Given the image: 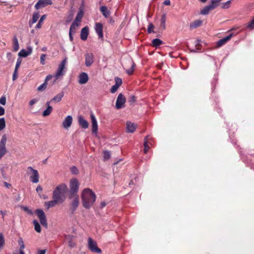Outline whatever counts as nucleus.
I'll use <instances>...</instances> for the list:
<instances>
[{
    "instance_id": "1",
    "label": "nucleus",
    "mask_w": 254,
    "mask_h": 254,
    "mask_svg": "<svg viewBox=\"0 0 254 254\" xmlns=\"http://www.w3.org/2000/svg\"><path fill=\"white\" fill-rule=\"evenodd\" d=\"M83 206L86 209H89L93 205L96 200L95 193L90 189H84L81 195Z\"/></svg>"
},
{
    "instance_id": "2",
    "label": "nucleus",
    "mask_w": 254,
    "mask_h": 254,
    "mask_svg": "<svg viewBox=\"0 0 254 254\" xmlns=\"http://www.w3.org/2000/svg\"><path fill=\"white\" fill-rule=\"evenodd\" d=\"M67 190V186L65 184L58 185L53 190V199H56L63 202L64 201V195Z\"/></svg>"
},
{
    "instance_id": "3",
    "label": "nucleus",
    "mask_w": 254,
    "mask_h": 254,
    "mask_svg": "<svg viewBox=\"0 0 254 254\" xmlns=\"http://www.w3.org/2000/svg\"><path fill=\"white\" fill-rule=\"evenodd\" d=\"M27 174L30 175V180L33 183H37L39 181V174L37 170L33 169L32 167L27 168Z\"/></svg>"
},
{
    "instance_id": "4",
    "label": "nucleus",
    "mask_w": 254,
    "mask_h": 254,
    "mask_svg": "<svg viewBox=\"0 0 254 254\" xmlns=\"http://www.w3.org/2000/svg\"><path fill=\"white\" fill-rule=\"evenodd\" d=\"M88 248L92 253L100 254L101 250L97 247V243L91 238L88 239Z\"/></svg>"
},
{
    "instance_id": "5",
    "label": "nucleus",
    "mask_w": 254,
    "mask_h": 254,
    "mask_svg": "<svg viewBox=\"0 0 254 254\" xmlns=\"http://www.w3.org/2000/svg\"><path fill=\"white\" fill-rule=\"evenodd\" d=\"M67 63V58H65L63 60L62 62L60 64L57 71H56L55 77L56 80L58 79L60 76H63L64 74V69L65 67V65Z\"/></svg>"
},
{
    "instance_id": "6",
    "label": "nucleus",
    "mask_w": 254,
    "mask_h": 254,
    "mask_svg": "<svg viewBox=\"0 0 254 254\" xmlns=\"http://www.w3.org/2000/svg\"><path fill=\"white\" fill-rule=\"evenodd\" d=\"M35 213L39 219L41 224L47 228L48 227V223L45 214L43 210L42 209H37Z\"/></svg>"
},
{
    "instance_id": "7",
    "label": "nucleus",
    "mask_w": 254,
    "mask_h": 254,
    "mask_svg": "<svg viewBox=\"0 0 254 254\" xmlns=\"http://www.w3.org/2000/svg\"><path fill=\"white\" fill-rule=\"evenodd\" d=\"M124 66V68L126 69V72L128 75H131L133 73L135 67V64L132 59H128L127 60L126 63Z\"/></svg>"
},
{
    "instance_id": "8",
    "label": "nucleus",
    "mask_w": 254,
    "mask_h": 254,
    "mask_svg": "<svg viewBox=\"0 0 254 254\" xmlns=\"http://www.w3.org/2000/svg\"><path fill=\"white\" fill-rule=\"evenodd\" d=\"M79 184L77 179L73 178L70 180L69 182V187L71 194H74L76 193L79 189Z\"/></svg>"
},
{
    "instance_id": "9",
    "label": "nucleus",
    "mask_w": 254,
    "mask_h": 254,
    "mask_svg": "<svg viewBox=\"0 0 254 254\" xmlns=\"http://www.w3.org/2000/svg\"><path fill=\"white\" fill-rule=\"evenodd\" d=\"M70 198L72 199L70 203V209L72 212H74L79 205V197L77 194H71Z\"/></svg>"
},
{
    "instance_id": "10",
    "label": "nucleus",
    "mask_w": 254,
    "mask_h": 254,
    "mask_svg": "<svg viewBox=\"0 0 254 254\" xmlns=\"http://www.w3.org/2000/svg\"><path fill=\"white\" fill-rule=\"evenodd\" d=\"M126 101V99L125 97L122 94H120L117 97L116 103V108L119 109L124 107Z\"/></svg>"
},
{
    "instance_id": "11",
    "label": "nucleus",
    "mask_w": 254,
    "mask_h": 254,
    "mask_svg": "<svg viewBox=\"0 0 254 254\" xmlns=\"http://www.w3.org/2000/svg\"><path fill=\"white\" fill-rule=\"evenodd\" d=\"M52 3L53 2L51 0H39L35 4V7L36 9H39L48 5H51Z\"/></svg>"
},
{
    "instance_id": "12",
    "label": "nucleus",
    "mask_w": 254,
    "mask_h": 254,
    "mask_svg": "<svg viewBox=\"0 0 254 254\" xmlns=\"http://www.w3.org/2000/svg\"><path fill=\"white\" fill-rule=\"evenodd\" d=\"M72 121L73 119L71 116L68 115L66 116L63 122V127L65 129L68 128L71 126Z\"/></svg>"
},
{
    "instance_id": "13",
    "label": "nucleus",
    "mask_w": 254,
    "mask_h": 254,
    "mask_svg": "<svg viewBox=\"0 0 254 254\" xmlns=\"http://www.w3.org/2000/svg\"><path fill=\"white\" fill-rule=\"evenodd\" d=\"M85 64L87 66H90L94 62V55L91 53H88L85 55Z\"/></svg>"
},
{
    "instance_id": "14",
    "label": "nucleus",
    "mask_w": 254,
    "mask_h": 254,
    "mask_svg": "<svg viewBox=\"0 0 254 254\" xmlns=\"http://www.w3.org/2000/svg\"><path fill=\"white\" fill-rule=\"evenodd\" d=\"M32 48L31 47H28L26 49H22L18 53L20 57L25 58L31 54Z\"/></svg>"
},
{
    "instance_id": "15",
    "label": "nucleus",
    "mask_w": 254,
    "mask_h": 254,
    "mask_svg": "<svg viewBox=\"0 0 254 254\" xmlns=\"http://www.w3.org/2000/svg\"><path fill=\"white\" fill-rule=\"evenodd\" d=\"M91 123H92V130L93 133H96L98 130V124L95 116L92 113L90 115Z\"/></svg>"
},
{
    "instance_id": "16",
    "label": "nucleus",
    "mask_w": 254,
    "mask_h": 254,
    "mask_svg": "<svg viewBox=\"0 0 254 254\" xmlns=\"http://www.w3.org/2000/svg\"><path fill=\"white\" fill-rule=\"evenodd\" d=\"M103 26L102 23H97L96 24L95 29L99 38L103 37Z\"/></svg>"
},
{
    "instance_id": "17",
    "label": "nucleus",
    "mask_w": 254,
    "mask_h": 254,
    "mask_svg": "<svg viewBox=\"0 0 254 254\" xmlns=\"http://www.w3.org/2000/svg\"><path fill=\"white\" fill-rule=\"evenodd\" d=\"M78 124L82 128L84 129L87 128L89 127V124L88 122L84 119V118L80 116L78 118Z\"/></svg>"
},
{
    "instance_id": "18",
    "label": "nucleus",
    "mask_w": 254,
    "mask_h": 254,
    "mask_svg": "<svg viewBox=\"0 0 254 254\" xmlns=\"http://www.w3.org/2000/svg\"><path fill=\"white\" fill-rule=\"evenodd\" d=\"M88 76L85 72H82L79 75V83L81 84H84L87 82L88 80Z\"/></svg>"
},
{
    "instance_id": "19",
    "label": "nucleus",
    "mask_w": 254,
    "mask_h": 254,
    "mask_svg": "<svg viewBox=\"0 0 254 254\" xmlns=\"http://www.w3.org/2000/svg\"><path fill=\"white\" fill-rule=\"evenodd\" d=\"M89 34V28L87 26H85L81 29L80 33V38L85 41L87 40L88 35Z\"/></svg>"
},
{
    "instance_id": "20",
    "label": "nucleus",
    "mask_w": 254,
    "mask_h": 254,
    "mask_svg": "<svg viewBox=\"0 0 254 254\" xmlns=\"http://www.w3.org/2000/svg\"><path fill=\"white\" fill-rule=\"evenodd\" d=\"M136 125L130 122L127 123V131L129 133L133 132L136 128Z\"/></svg>"
},
{
    "instance_id": "21",
    "label": "nucleus",
    "mask_w": 254,
    "mask_h": 254,
    "mask_svg": "<svg viewBox=\"0 0 254 254\" xmlns=\"http://www.w3.org/2000/svg\"><path fill=\"white\" fill-rule=\"evenodd\" d=\"M216 7V4H212V3L210 5H207L205 7H204L201 10V14L203 15L207 14L209 12L215 8Z\"/></svg>"
},
{
    "instance_id": "22",
    "label": "nucleus",
    "mask_w": 254,
    "mask_h": 254,
    "mask_svg": "<svg viewBox=\"0 0 254 254\" xmlns=\"http://www.w3.org/2000/svg\"><path fill=\"white\" fill-rule=\"evenodd\" d=\"M233 35L232 34H229L228 36L219 40L217 43V47H221L222 45H224L227 42L231 39Z\"/></svg>"
},
{
    "instance_id": "23",
    "label": "nucleus",
    "mask_w": 254,
    "mask_h": 254,
    "mask_svg": "<svg viewBox=\"0 0 254 254\" xmlns=\"http://www.w3.org/2000/svg\"><path fill=\"white\" fill-rule=\"evenodd\" d=\"M58 203H62L60 201L56 199H53V200L47 201L45 202V206L47 209L55 206Z\"/></svg>"
},
{
    "instance_id": "24",
    "label": "nucleus",
    "mask_w": 254,
    "mask_h": 254,
    "mask_svg": "<svg viewBox=\"0 0 254 254\" xmlns=\"http://www.w3.org/2000/svg\"><path fill=\"white\" fill-rule=\"evenodd\" d=\"M64 96V92L62 91L58 94L56 96H55L54 98H53L49 102H50V103L52 102H59L61 101Z\"/></svg>"
},
{
    "instance_id": "25",
    "label": "nucleus",
    "mask_w": 254,
    "mask_h": 254,
    "mask_svg": "<svg viewBox=\"0 0 254 254\" xmlns=\"http://www.w3.org/2000/svg\"><path fill=\"white\" fill-rule=\"evenodd\" d=\"M50 102H47L46 103V105L47 106V108L43 112L42 115L44 117H46L49 116L53 111V108L50 106Z\"/></svg>"
},
{
    "instance_id": "26",
    "label": "nucleus",
    "mask_w": 254,
    "mask_h": 254,
    "mask_svg": "<svg viewBox=\"0 0 254 254\" xmlns=\"http://www.w3.org/2000/svg\"><path fill=\"white\" fill-rule=\"evenodd\" d=\"M39 18V12H35L32 15V19L29 22L30 27H31L32 24L36 23Z\"/></svg>"
},
{
    "instance_id": "27",
    "label": "nucleus",
    "mask_w": 254,
    "mask_h": 254,
    "mask_svg": "<svg viewBox=\"0 0 254 254\" xmlns=\"http://www.w3.org/2000/svg\"><path fill=\"white\" fill-rule=\"evenodd\" d=\"M100 11L106 18H108L111 14V12L108 10L107 7L105 6H102L100 7Z\"/></svg>"
},
{
    "instance_id": "28",
    "label": "nucleus",
    "mask_w": 254,
    "mask_h": 254,
    "mask_svg": "<svg viewBox=\"0 0 254 254\" xmlns=\"http://www.w3.org/2000/svg\"><path fill=\"white\" fill-rule=\"evenodd\" d=\"M79 26V23L76 22V21H73L70 26L69 31L72 32L73 33H75Z\"/></svg>"
},
{
    "instance_id": "29",
    "label": "nucleus",
    "mask_w": 254,
    "mask_h": 254,
    "mask_svg": "<svg viewBox=\"0 0 254 254\" xmlns=\"http://www.w3.org/2000/svg\"><path fill=\"white\" fill-rule=\"evenodd\" d=\"M202 21L200 20H197L190 24V28L193 29L201 25Z\"/></svg>"
},
{
    "instance_id": "30",
    "label": "nucleus",
    "mask_w": 254,
    "mask_h": 254,
    "mask_svg": "<svg viewBox=\"0 0 254 254\" xmlns=\"http://www.w3.org/2000/svg\"><path fill=\"white\" fill-rule=\"evenodd\" d=\"M13 51L15 52L19 50V46L18 40L16 37L13 38Z\"/></svg>"
},
{
    "instance_id": "31",
    "label": "nucleus",
    "mask_w": 254,
    "mask_h": 254,
    "mask_svg": "<svg viewBox=\"0 0 254 254\" xmlns=\"http://www.w3.org/2000/svg\"><path fill=\"white\" fill-rule=\"evenodd\" d=\"M152 45L157 47L163 44V41L159 39H153L152 41Z\"/></svg>"
},
{
    "instance_id": "32",
    "label": "nucleus",
    "mask_w": 254,
    "mask_h": 254,
    "mask_svg": "<svg viewBox=\"0 0 254 254\" xmlns=\"http://www.w3.org/2000/svg\"><path fill=\"white\" fill-rule=\"evenodd\" d=\"M33 223L34 225V229L35 231L38 233H40L41 231V226L38 222L37 220H34Z\"/></svg>"
},
{
    "instance_id": "33",
    "label": "nucleus",
    "mask_w": 254,
    "mask_h": 254,
    "mask_svg": "<svg viewBox=\"0 0 254 254\" xmlns=\"http://www.w3.org/2000/svg\"><path fill=\"white\" fill-rule=\"evenodd\" d=\"M7 140V136L6 134H3L0 141V146H2L3 147H6L5 145Z\"/></svg>"
},
{
    "instance_id": "34",
    "label": "nucleus",
    "mask_w": 254,
    "mask_h": 254,
    "mask_svg": "<svg viewBox=\"0 0 254 254\" xmlns=\"http://www.w3.org/2000/svg\"><path fill=\"white\" fill-rule=\"evenodd\" d=\"M148 136L146 137L144 139V152L145 153H146L149 149L150 148V147L148 144Z\"/></svg>"
},
{
    "instance_id": "35",
    "label": "nucleus",
    "mask_w": 254,
    "mask_h": 254,
    "mask_svg": "<svg viewBox=\"0 0 254 254\" xmlns=\"http://www.w3.org/2000/svg\"><path fill=\"white\" fill-rule=\"evenodd\" d=\"M161 25L160 27L163 29L164 30L166 28L165 23H166V16L165 14H163L161 16Z\"/></svg>"
},
{
    "instance_id": "36",
    "label": "nucleus",
    "mask_w": 254,
    "mask_h": 254,
    "mask_svg": "<svg viewBox=\"0 0 254 254\" xmlns=\"http://www.w3.org/2000/svg\"><path fill=\"white\" fill-rule=\"evenodd\" d=\"M83 15V13L82 11H79L76 16L75 19H74V21H76V22L79 23L81 21Z\"/></svg>"
},
{
    "instance_id": "37",
    "label": "nucleus",
    "mask_w": 254,
    "mask_h": 254,
    "mask_svg": "<svg viewBox=\"0 0 254 254\" xmlns=\"http://www.w3.org/2000/svg\"><path fill=\"white\" fill-rule=\"evenodd\" d=\"M46 17V15H43L41 17L40 20L39 21L38 24L36 25V28H41L42 25L43 23V21L45 19Z\"/></svg>"
},
{
    "instance_id": "38",
    "label": "nucleus",
    "mask_w": 254,
    "mask_h": 254,
    "mask_svg": "<svg viewBox=\"0 0 254 254\" xmlns=\"http://www.w3.org/2000/svg\"><path fill=\"white\" fill-rule=\"evenodd\" d=\"M5 127V121L3 118H0V131L3 130Z\"/></svg>"
},
{
    "instance_id": "39",
    "label": "nucleus",
    "mask_w": 254,
    "mask_h": 254,
    "mask_svg": "<svg viewBox=\"0 0 254 254\" xmlns=\"http://www.w3.org/2000/svg\"><path fill=\"white\" fill-rule=\"evenodd\" d=\"M6 153V147L0 146V159L2 158L3 156L5 155Z\"/></svg>"
},
{
    "instance_id": "40",
    "label": "nucleus",
    "mask_w": 254,
    "mask_h": 254,
    "mask_svg": "<svg viewBox=\"0 0 254 254\" xmlns=\"http://www.w3.org/2000/svg\"><path fill=\"white\" fill-rule=\"evenodd\" d=\"M247 28L251 30L254 29V18L248 23Z\"/></svg>"
},
{
    "instance_id": "41",
    "label": "nucleus",
    "mask_w": 254,
    "mask_h": 254,
    "mask_svg": "<svg viewBox=\"0 0 254 254\" xmlns=\"http://www.w3.org/2000/svg\"><path fill=\"white\" fill-rule=\"evenodd\" d=\"M47 83H46V82H44L43 84H42L40 86H39L37 90L39 91H44L47 87Z\"/></svg>"
},
{
    "instance_id": "42",
    "label": "nucleus",
    "mask_w": 254,
    "mask_h": 254,
    "mask_svg": "<svg viewBox=\"0 0 254 254\" xmlns=\"http://www.w3.org/2000/svg\"><path fill=\"white\" fill-rule=\"evenodd\" d=\"M154 28V26L152 23H149L147 28V32L149 33H151L152 32L154 33L153 29Z\"/></svg>"
},
{
    "instance_id": "43",
    "label": "nucleus",
    "mask_w": 254,
    "mask_h": 254,
    "mask_svg": "<svg viewBox=\"0 0 254 254\" xmlns=\"http://www.w3.org/2000/svg\"><path fill=\"white\" fill-rule=\"evenodd\" d=\"M71 172L73 175H77L78 174V170L77 168L75 166H72L70 169Z\"/></svg>"
},
{
    "instance_id": "44",
    "label": "nucleus",
    "mask_w": 254,
    "mask_h": 254,
    "mask_svg": "<svg viewBox=\"0 0 254 254\" xmlns=\"http://www.w3.org/2000/svg\"><path fill=\"white\" fill-rule=\"evenodd\" d=\"M103 157L105 160H108L110 158V153L109 151H105L103 152Z\"/></svg>"
},
{
    "instance_id": "45",
    "label": "nucleus",
    "mask_w": 254,
    "mask_h": 254,
    "mask_svg": "<svg viewBox=\"0 0 254 254\" xmlns=\"http://www.w3.org/2000/svg\"><path fill=\"white\" fill-rule=\"evenodd\" d=\"M231 2L232 0H228L227 2L223 3L222 4V7L223 8H228L230 7Z\"/></svg>"
},
{
    "instance_id": "46",
    "label": "nucleus",
    "mask_w": 254,
    "mask_h": 254,
    "mask_svg": "<svg viewBox=\"0 0 254 254\" xmlns=\"http://www.w3.org/2000/svg\"><path fill=\"white\" fill-rule=\"evenodd\" d=\"M115 82H116V83L115 85H116V86H118V87H120L122 83V79L118 78V77H116L115 78Z\"/></svg>"
},
{
    "instance_id": "47",
    "label": "nucleus",
    "mask_w": 254,
    "mask_h": 254,
    "mask_svg": "<svg viewBox=\"0 0 254 254\" xmlns=\"http://www.w3.org/2000/svg\"><path fill=\"white\" fill-rule=\"evenodd\" d=\"M22 60L20 59H18L16 62L15 69V70H18V68L20 66Z\"/></svg>"
},
{
    "instance_id": "48",
    "label": "nucleus",
    "mask_w": 254,
    "mask_h": 254,
    "mask_svg": "<svg viewBox=\"0 0 254 254\" xmlns=\"http://www.w3.org/2000/svg\"><path fill=\"white\" fill-rule=\"evenodd\" d=\"M46 57V55L45 54H42V55H41V56L40 57V62L42 64H45V61Z\"/></svg>"
},
{
    "instance_id": "49",
    "label": "nucleus",
    "mask_w": 254,
    "mask_h": 254,
    "mask_svg": "<svg viewBox=\"0 0 254 254\" xmlns=\"http://www.w3.org/2000/svg\"><path fill=\"white\" fill-rule=\"evenodd\" d=\"M38 99H36V98H35V99H32L29 103V105L30 107H32L34 104H35V103H36L38 101Z\"/></svg>"
},
{
    "instance_id": "50",
    "label": "nucleus",
    "mask_w": 254,
    "mask_h": 254,
    "mask_svg": "<svg viewBox=\"0 0 254 254\" xmlns=\"http://www.w3.org/2000/svg\"><path fill=\"white\" fill-rule=\"evenodd\" d=\"M119 87L116 86V85H113L111 89V92L112 93H115Z\"/></svg>"
},
{
    "instance_id": "51",
    "label": "nucleus",
    "mask_w": 254,
    "mask_h": 254,
    "mask_svg": "<svg viewBox=\"0 0 254 254\" xmlns=\"http://www.w3.org/2000/svg\"><path fill=\"white\" fill-rule=\"evenodd\" d=\"M23 209L27 213L32 214L33 212L31 210L29 209L27 207H23Z\"/></svg>"
},
{
    "instance_id": "52",
    "label": "nucleus",
    "mask_w": 254,
    "mask_h": 254,
    "mask_svg": "<svg viewBox=\"0 0 254 254\" xmlns=\"http://www.w3.org/2000/svg\"><path fill=\"white\" fill-rule=\"evenodd\" d=\"M0 103L2 105H5L6 104V98L5 97H1L0 99Z\"/></svg>"
},
{
    "instance_id": "53",
    "label": "nucleus",
    "mask_w": 254,
    "mask_h": 254,
    "mask_svg": "<svg viewBox=\"0 0 254 254\" xmlns=\"http://www.w3.org/2000/svg\"><path fill=\"white\" fill-rule=\"evenodd\" d=\"M20 248H19V253L20 254H24V249L25 248V245H22V246H19Z\"/></svg>"
},
{
    "instance_id": "54",
    "label": "nucleus",
    "mask_w": 254,
    "mask_h": 254,
    "mask_svg": "<svg viewBox=\"0 0 254 254\" xmlns=\"http://www.w3.org/2000/svg\"><path fill=\"white\" fill-rule=\"evenodd\" d=\"M17 77V70H15V69H14V71L13 72V76H12L13 80H15L16 79Z\"/></svg>"
},
{
    "instance_id": "55",
    "label": "nucleus",
    "mask_w": 254,
    "mask_h": 254,
    "mask_svg": "<svg viewBox=\"0 0 254 254\" xmlns=\"http://www.w3.org/2000/svg\"><path fill=\"white\" fill-rule=\"evenodd\" d=\"M5 110L4 109L0 106V116H2L4 114Z\"/></svg>"
},
{
    "instance_id": "56",
    "label": "nucleus",
    "mask_w": 254,
    "mask_h": 254,
    "mask_svg": "<svg viewBox=\"0 0 254 254\" xmlns=\"http://www.w3.org/2000/svg\"><path fill=\"white\" fill-rule=\"evenodd\" d=\"M18 243L19 246L24 245L23 240L21 238H19V239L18 240Z\"/></svg>"
},
{
    "instance_id": "57",
    "label": "nucleus",
    "mask_w": 254,
    "mask_h": 254,
    "mask_svg": "<svg viewBox=\"0 0 254 254\" xmlns=\"http://www.w3.org/2000/svg\"><path fill=\"white\" fill-rule=\"evenodd\" d=\"M75 244L74 242H72V241H70L68 243V246L71 247L73 248L75 246Z\"/></svg>"
},
{
    "instance_id": "58",
    "label": "nucleus",
    "mask_w": 254,
    "mask_h": 254,
    "mask_svg": "<svg viewBox=\"0 0 254 254\" xmlns=\"http://www.w3.org/2000/svg\"><path fill=\"white\" fill-rule=\"evenodd\" d=\"M53 76L52 75H48L46 78V79L45 80V82H46V83L48 81L51 80Z\"/></svg>"
},
{
    "instance_id": "59",
    "label": "nucleus",
    "mask_w": 254,
    "mask_h": 254,
    "mask_svg": "<svg viewBox=\"0 0 254 254\" xmlns=\"http://www.w3.org/2000/svg\"><path fill=\"white\" fill-rule=\"evenodd\" d=\"M222 0H211V3L212 4H216V6L217 5V3L221 1Z\"/></svg>"
},
{
    "instance_id": "60",
    "label": "nucleus",
    "mask_w": 254,
    "mask_h": 254,
    "mask_svg": "<svg viewBox=\"0 0 254 254\" xmlns=\"http://www.w3.org/2000/svg\"><path fill=\"white\" fill-rule=\"evenodd\" d=\"M42 190H43V189H42V187L40 185L38 186L36 189V190L37 192H38L39 191H42Z\"/></svg>"
},
{
    "instance_id": "61",
    "label": "nucleus",
    "mask_w": 254,
    "mask_h": 254,
    "mask_svg": "<svg viewBox=\"0 0 254 254\" xmlns=\"http://www.w3.org/2000/svg\"><path fill=\"white\" fill-rule=\"evenodd\" d=\"M4 185L5 186V187H6L7 188H10L11 187V184L5 182L4 183Z\"/></svg>"
},
{
    "instance_id": "62",
    "label": "nucleus",
    "mask_w": 254,
    "mask_h": 254,
    "mask_svg": "<svg viewBox=\"0 0 254 254\" xmlns=\"http://www.w3.org/2000/svg\"><path fill=\"white\" fill-rule=\"evenodd\" d=\"M45 253H46L45 250H40V251H38L37 252V254H45Z\"/></svg>"
},
{
    "instance_id": "63",
    "label": "nucleus",
    "mask_w": 254,
    "mask_h": 254,
    "mask_svg": "<svg viewBox=\"0 0 254 254\" xmlns=\"http://www.w3.org/2000/svg\"><path fill=\"white\" fill-rule=\"evenodd\" d=\"M164 4L166 5H170V0H165L164 1Z\"/></svg>"
},
{
    "instance_id": "64",
    "label": "nucleus",
    "mask_w": 254,
    "mask_h": 254,
    "mask_svg": "<svg viewBox=\"0 0 254 254\" xmlns=\"http://www.w3.org/2000/svg\"><path fill=\"white\" fill-rule=\"evenodd\" d=\"M72 33H73L72 32H70V31H69V38H70V41H71L73 40V37L72 36Z\"/></svg>"
}]
</instances>
